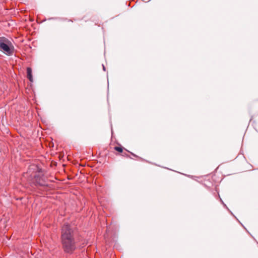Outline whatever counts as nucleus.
<instances>
[{
	"label": "nucleus",
	"mask_w": 258,
	"mask_h": 258,
	"mask_svg": "<svg viewBox=\"0 0 258 258\" xmlns=\"http://www.w3.org/2000/svg\"><path fill=\"white\" fill-rule=\"evenodd\" d=\"M34 182L36 185H38L41 186H47L45 181V177L43 175H35L34 178Z\"/></svg>",
	"instance_id": "3"
},
{
	"label": "nucleus",
	"mask_w": 258,
	"mask_h": 258,
	"mask_svg": "<svg viewBox=\"0 0 258 258\" xmlns=\"http://www.w3.org/2000/svg\"><path fill=\"white\" fill-rule=\"evenodd\" d=\"M27 78L29 80V81L31 82H33V77H32V69L30 68H27Z\"/></svg>",
	"instance_id": "4"
},
{
	"label": "nucleus",
	"mask_w": 258,
	"mask_h": 258,
	"mask_svg": "<svg viewBox=\"0 0 258 258\" xmlns=\"http://www.w3.org/2000/svg\"><path fill=\"white\" fill-rule=\"evenodd\" d=\"M61 242L66 252L72 253L76 248L73 230L68 224H65L61 229Z\"/></svg>",
	"instance_id": "1"
},
{
	"label": "nucleus",
	"mask_w": 258,
	"mask_h": 258,
	"mask_svg": "<svg viewBox=\"0 0 258 258\" xmlns=\"http://www.w3.org/2000/svg\"><path fill=\"white\" fill-rule=\"evenodd\" d=\"M0 50L9 55L13 53L14 49L12 43L5 37H0Z\"/></svg>",
	"instance_id": "2"
},
{
	"label": "nucleus",
	"mask_w": 258,
	"mask_h": 258,
	"mask_svg": "<svg viewBox=\"0 0 258 258\" xmlns=\"http://www.w3.org/2000/svg\"><path fill=\"white\" fill-rule=\"evenodd\" d=\"M114 150L120 153L122 152V148L120 147H115Z\"/></svg>",
	"instance_id": "5"
},
{
	"label": "nucleus",
	"mask_w": 258,
	"mask_h": 258,
	"mask_svg": "<svg viewBox=\"0 0 258 258\" xmlns=\"http://www.w3.org/2000/svg\"><path fill=\"white\" fill-rule=\"evenodd\" d=\"M103 70L105 71V68L104 67V66L103 65Z\"/></svg>",
	"instance_id": "6"
}]
</instances>
